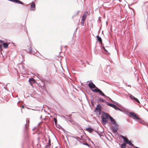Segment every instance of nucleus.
<instances>
[{"label":"nucleus","instance_id":"nucleus-1","mask_svg":"<svg viewBox=\"0 0 148 148\" xmlns=\"http://www.w3.org/2000/svg\"><path fill=\"white\" fill-rule=\"evenodd\" d=\"M121 137L124 140L125 142L127 144H128L130 146L132 147H134V145L126 137L123 136H122Z\"/></svg>","mask_w":148,"mask_h":148},{"label":"nucleus","instance_id":"nucleus-2","mask_svg":"<svg viewBox=\"0 0 148 148\" xmlns=\"http://www.w3.org/2000/svg\"><path fill=\"white\" fill-rule=\"evenodd\" d=\"M92 91L94 92H98L102 96H103L105 97H107V96L103 93L97 87H96V89H92Z\"/></svg>","mask_w":148,"mask_h":148},{"label":"nucleus","instance_id":"nucleus-3","mask_svg":"<svg viewBox=\"0 0 148 148\" xmlns=\"http://www.w3.org/2000/svg\"><path fill=\"white\" fill-rule=\"evenodd\" d=\"M130 98L132 99L133 101L134 102H136L139 103H140V102L139 100L136 98L134 96L131 95H130L129 96Z\"/></svg>","mask_w":148,"mask_h":148},{"label":"nucleus","instance_id":"nucleus-4","mask_svg":"<svg viewBox=\"0 0 148 148\" xmlns=\"http://www.w3.org/2000/svg\"><path fill=\"white\" fill-rule=\"evenodd\" d=\"M105 116H109L111 122L114 125L117 124L116 122L115 121L114 119L111 116L108 115L106 113L105 114Z\"/></svg>","mask_w":148,"mask_h":148},{"label":"nucleus","instance_id":"nucleus-5","mask_svg":"<svg viewBox=\"0 0 148 148\" xmlns=\"http://www.w3.org/2000/svg\"><path fill=\"white\" fill-rule=\"evenodd\" d=\"M88 86L92 90V89H93V88H95L96 89V87H97L92 82L89 83L88 84Z\"/></svg>","mask_w":148,"mask_h":148},{"label":"nucleus","instance_id":"nucleus-6","mask_svg":"<svg viewBox=\"0 0 148 148\" xmlns=\"http://www.w3.org/2000/svg\"><path fill=\"white\" fill-rule=\"evenodd\" d=\"M130 114L131 116H133L134 119H139V117L134 112H131L130 113Z\"/></svg>","mask_w":148,"mask_h":148},{"label":"nucleus","instance_id":"nucleus-7","mask_svg":"<svg viewBox=\"0 0 148 148\" xmlns=\"http://www.w3.org/2000/svg\"><path fill=\"white\" fill-rule=\"evenodd\" d=\"M113 131L114 132H116L118 130V126L117 124L114 125V126L112 127Z\"/></svg>","mask_w":148,"mask_h":148},{"label":"nucleus","instance_id":"nucleus-8","mask_svg":"<svg viewBox=\"0 0 148 148\" xmlns=\"http://www.w3.org/2000/svg\"><path fill=\"white\" fill-rule=\"evenodd\" d=\"M101 110V106L99 105H98L95 109V111L98 112L99 113H100Z\"/></svg>","mask_w":148,"mask_h":148},{"label":"nucleus","instance_id":"nucleus-9","mask_svg":"<svg viewBox=\"0 0 148 148\" xmlns=\"http://www.w3.org/2000/svg\"><path fill=\"white\" fill-rule=\"evenodd\" d=\"M102 120L103 124H105L107 122V119L103 117H102Z\"/></svg>","mask_w":148,"mask_h":148},{"label":"nucleus","instance_id":"nucleus-10","mask_svg":"<svg viewBox=\"0 0 148 148\" xmlns=\"http://www.w3.org/2000/svg\"><path fill=\"white\" fill-rule=\"evenodd\" d=\"M87 12H85L84 14H83V16H82V20H85L86 18V17H87Z\"/></svg>","mask_w":148,"mask_h":148},{"label":"nucleus","instance_id":"nucleus-11","mask_svg":"<svg viewBox=\"0 0 148 148\" xmlns=\"http://www.w3.org/2000/svg\"><path fill=\"white\" fill-rule=\"evenodd\" d=\"M31 8H32V10H34L35 8V4L34 3H33L31 5Z\"/></svg>","mask_w":148,"mask_h":148},{"label":"nucleus","instance_id":"nucleus-12","mask_svg":"<svg viewBox=\"0 0 148 148\" xmlns=\"http://www.w3.org/2000/svg\"><path fill=\"white\" fill-rule=\"evenodd\" d=\"M127 144V143L125 142V141H124V142L123 144H122L121 145V147L123 148H126V145Z\"/></svg>","mask_w":148,"mask_h":148},{"label":"nucleus","instance_id":"nucleus-13","mask_svg":"<svg viewBox=\"0 0 148 148\" xmlns=\"http://www.w3.org/2000/svg\"><path fill=\"white\" fill-rule=\"evenodd\" d=\"M51 141L50 140L49 138V141L47 143V147H48V148H49V147L51 146Z\"/></svg>","mask_w":148,"mask_h":148},{"label":"nucleus","instance_id":"nucleus-14","mask_svg":"<svg viewBox=\"0 0 148 148\" xmlns=\"http://www.w3.org/2000/svg\"><path fill=\"white\" fill-rule=\"evenodd\" d=\"M86 130L90 133H92L93 131V130L90 127L86 128Z\"/></svg>","mask_w":148,"mask_h":148},{"label":"nucleus","instance_id":"nucleus-15","mask_svg":"<svg viewBox=\"0 0 148 148\" xmlns=\"http://www.w3.org/2000/svg\"><path fill=\"white\" fill-rule=\"evenodd\" d=\"M97 40L99 41L100 43H102V40L101 38L99 36H97Z\"/></svg>","mask_w":148,"mask_h":148},{"label":"nucleus","instance_id":"nucleus-16","mask_svg":"<svg viewBox=\"0 0 148 148\" xmlns=\"http://www.w3.org/2000/svg\"><path fill=\"white\" fill-rule=\"evenodd\" d=\"M3 45L4 47L5 48H7L8 47V44L6 43H3Z\"/></svg>","mask_w":148,"mask_h":148},{"label":"nucleus","instance_id":"nucleus-17","mask_svg":"<svg viewBox=\"0 0 148 148\" xmlns=\"http://www.w3.org/2000/svg\"><path fill=\"white\" fill-rule=\"evenodd\" d=\"M107 104L108 105L110 106H111V107H112L113 108H114V105H115L114 104H111V103H108Z\"/></svg>","mask_w":148,"mask_h":148},{"label":"nucleus","instance_id":"nucleus-18","mask_svg":"<svg viewBox=\"0 0 148 148\" xmlns=\"http://www.w3.org/2000/svg\"><path fill=\"white\" fill-rule=\"evenodd\" d=\"M116 110H120V109L116 106L114 105V107L113 108Z\"/></svg>","mask_w":148,"mask_h":148},{"label":"nucleus","instance_id":"nucleus-19","mask_svg":"<svg viewBox=\"0 0 148 148\" xmlns=\"http://www.w3.org/2000/svg\"><path fill=\"white\" fill-rule=\"evenodd\" d=\"M32 51V49L30 47H29V49L28 51H27L28 52H29V53H31Z\"/></svg>","mask_w":148,"mask_h":148},{"label":"nucleus","instance_id":"nucleus-20","mask_svg":"<svg viewBox=\"0 0 148 148\" xmlns=\"http://www.w3.org/2000/svg\"><path fill=\"white\" fill-rule=\"evenodd\" d=\"M85 20H82V19L81 21V24L82 25V26H83L84 25V23Z\"/></svg>","mask_w":148,"mask_h":148},{"label":"nucleus","instance_id":"nucleus-21","mask_svg":"<svg viewBox=\"0 0 148 148\" xmlns=\"http://www.w3.org/2000/svg\"><path fill=\"white\" fill-rule=\"evenodd\" d=\"M98 100L101 102H103L104 101L103 99H98Z\"/></svg>","mask_w":148,"mask_h":148},{"label":"nucleus","instance_id":"nucleus-22","mask_svg":"<svg viewBox=\"0 0 148 148\" xmlns=\"http://www.w3.org/2000/svg\"><path fill=\"white\" fill-rule=\"evenodd\" d=\"M29 81L30 82H31V81H34V79L33 78H31L29 79Z\"/></svg>","mask_w":148,"mask_h":148},{"label":"nucleus","instance_id":"nucleus-23","mask_svg":"<svg viewBox=\"0 0 148 148\" xmlns=\"http://www.w3.org/2000/svg\"><path fill=\"white\" fill-rule=\"evenodd\" d=\"M108 98L109 99H110V100L112 102L114 103H115V102L113 100H112V99H111L109 97H108Z\"/></svg>","mask_w":148,"mask_h":148},{"label":"nucleus","instance_id":"nucleus-24","mask_svg":"<svg viewBox=\"0 0 148 148\" xmlns=\"http://www.w3.org/2000/svg\"><path fill=\"white\" fill-rule=\"evenodd\" d=\"M54 121L55 123V124H56L57 123V119H56L55 118H54Z\"/></svg>","mask_w":148,"mask_h":148},{"label":"nucleus","instance_id":"nucleus-25","mask_svg":"<svg viewBox=\"0 0 148 148\" xmlns=\"http://www.w3.org/2000/svg\"><path fill=\"white\" fill-rule=\"evenodd\" d=\"M83 144L84 145H86L88 146V147L90 146L89 145L86 143H83Z\"/></svg>","mask_w":148,"mask_h":148},{"label":"nucleus","instance_id":"nucleus-26","mask_svg":"<svg viewBox=\"0 0 148 148\" xmlns=\"http://www.w3.org/2000/svg\"><path fill=\"white\" fill-rule=\"evenodd\" d=\"M91 104L92 106H93L94 105V102L93 101H91Z\"/></svg>","mask_w":148,"mask_h":148},{"label":"nucleus","instance_id":"nucleus-27","mask_svg":"<svg viewBox=\"0 0 148 148\" xmlns=\"http://www.w3.org/2000/svg\"><path fill=\"white\" fill-rule=\"evenodd\" d=\"M141 123L143 124H145V122L144 121H142L141 122Z\"/></svg>","mask_w":148,"mask_h":148},{"label":"nucleus","instance_id":"nucleus-28","mask_svg":"<svg viewBox=\"0 0 148 148\" xmlns=\"http://www.w3.org/2000/svg\"><path fill=\"white\" fill-rule=\"evenodd\" d=\"M104 49L106 52L108 53V51L107 50H106L105 48H104Z\"/></svg>","mask_w":148,"mask_h":148},{"label":"nucleus","instance_id":"nucleus-29","mask_svg":"<svg viewBox=\"0 0 148 148\" xmlns=\"http://www.w3.org/2000/svg\"><path fill=\"white\" fill-rule=\"evenodd\" d=\"M2 45H0V48H1V47H2Z\"/></svg>","mask_w":148,"mask_h":148},{"label":"nucleus","instance_id":"nucleus-30","mask_svg":"<svg viewBox=\"0 0 148 148\" xmlns=\"http://www.w3.org/2000/svg\"><path fill=\"white\" fill-rule=\"evenodd\" d=\"M79 12V11H78L76 15H77L78 14Z\"/></svg>","mask_w":148,"mask_h":148},{"label":"nucleus","instance_id":"nucleus-31","mask_svg":"<svg viewBox=\"0 0 148 148\" xmlns=\"http://www.w3.org/2000/svg\"><path fill=\"white\" fill-rule=\"evenodd\" d=\"M75 138L76 139H77L78 138H78V137H77V138L75 137Z\"/></svg>","mask_w":148,"mask_h":148},{"label":"nucleus","instance_id":"nucleus-32","mask_svg":"<svg viewBox=\"0 0 148 148\" xmlns=\"http://www.w3.org/2000/svg\"><path fill=\"white\" fill-rule=\"evenodd\" d=\"M22 107L23 108H24V106H23Z\"/></svg>","mask_w":148,"mask_h":148},{"label":"nucleus","instance_id":"nucleus-33","mask_svg":"<svg viewBox=\"0 0 148 148\" xmlns=\"http://www.w3.org/2000/svg\"><path fill=\"white\" fill-rule=\"evenodd\" d=\"M42 118V116H40V118Z\"/></svg>","mask_w":148,"mask_h":148},{"label":"nucleus","instance_id":"nucleus-34","mask_svg":"<svg viewBox=\"0 0 148 148\" xmlns=\"http://www.w3.org/2000/svg\"><path fill=\"white\" fill-rule=\"evenodd\" d=\"M0 41H1V42H3L1 40H0Z\"/></svg>","mask_w":148,"mask_h":148},{"label":"nucleus","instance_id":"nucleus-35","mask_svg":"<svg viewBox=\"0 0 148 148\" xmlns=\"http://www.w3.org/2000/svg\"><path fill=\"white\" fill-rule=\"evenodd\" d=\"M92 143L93 144H94V143H93V142H92Z\"/></svg>","mask_w":148,"mask_h":148}]
</instances>
